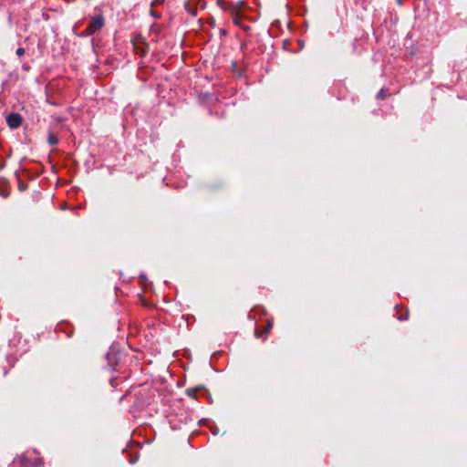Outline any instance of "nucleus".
Listing matches in <instances>:
<instances>
[{
    "label": "nucleus",
    "mask_w": 467,
    "mask_h": 467,
    "mask_svg": "<svg viewBox=\"0 0 467 467\" xmlns=\"http://www.w3.org/2000/svg\"><path fill=\"white\" fill-rule=\"evenodd\" d=\"M105 24V19L102 15H98L92 17L88 23L86 30L81 34V36H89L99 31Z\"/></svg>",
    "instance_id": "obj_1"
},
{
    "label": "nucleus",
    "mask_w": 467,
    "mask_h": 467,
    "mask_svg": "<svg viewBox=\"0 0 467 467\" xmlns=\"http://www.w3.org/2000/svg\"><path fill=\"white\" fill-rule=\"evenodd\" d=\"M6 122L8 124V126L12 129H16L18 128L21 123H22V117L20 114L18 113H11L10 115H8V117L6 118Z\"/></svg>",
    "instance_id": "obj_2"
},
{
    "label": "nucleus",
    "mask_w": 467,
    "mask_h": 467,
    "mask_svg": "<svg viewBox=\"0 0 467 467\" xmlns=\"http://www.w3.org/2000/svg\"><path fill=\"white\" fill-rule=\"evenodd\" d=\"M266 322H267V324L265 327L255 329L254 336L257 338L262 337L264 335H267L270 332V330L272 329L273 322L270 320H267Z\"/></svg>",
    "instance_id": "obj_3"
},
{
    "label": "nucleus",
    "mask_w": 467,
    "mask_h": 467,
    "mask_svg": "<svg viewBox=\"0 0 467 467\" xmlns=\"http://www.w3.org/2000/svg\"><path fill=\"white\" fill-rule=\"evenodd\" d=\"M13 467H33V464L27 459L20 457L14 461Z\"/></svg>",
    "instance_id": "obj_4"
},
{
    "label": "nucleus",
    "mask_w": 467,
    "mask_h": 467,
    "mask_svg": "<svg viewBox=\"0 0 467 467\" xmlns=\"http://www.w3.org/2000/svg\"><path fill=\"white\" fill-rule=\"evenodd\" d=\"M198 391H204V388L202 386H197V387H194V388H188L186 389V394L189 397L196 400L197 399V392Z\"/></svg>",
    "instance_id": "obj_5"
},
{
    "label": "nucleus",
    "mask_w": 467,
    "mask_h": 467,
    "mask_svg": "<svg viewBox=\"0 0 467 467\" xmlns=\"http://www.w3.org/2000/svg\"><path fill=\"white\" fill-rule=\"evenodd\" d=\"M231 16H232L234 24L239 25L240 21H241V16L239 14L238 10L237 9L233 10L231 13Z\"/></svg>",
    "instance_id": "obj_6"
},
{
    "label": "nucleus",
    "mask_w": 467,
    "mask_h": 467,
    "mask_svg": "<svg viewBox=\"0 0 467 467\" xmlns=\"http://www.w3.org/2000/svg\"><path fill=\"white\" fill-rule=\"evenodd\" d=\"M221 7L225 11H229L230 13H232V11L234 9H237V7L233 3H223Z\"/></svg>",
    "instance_id": "obj_7"
},
{
    "label": "nucleus",
    "mask_w": 467,
    "mask_h": 467,
    "mask_svg": "<svg viewBox=\"0 0 467 467\" xmlns=\"http://www.w3.org/2000/svg\"><path fill=\"white\" fill-rule=\"evenodd\" d=\"M47 141L50 145H55L58 142V139L55 134L49 133Z\"/></svg>",
    "instance_id": "obj_8"
},
{
    "label": "nucleus",
    "mask_w": 467,
    "mask_h": 467,
    "mask_svg": "<svg viewBox=\"0 0 467 467\" xmlns=\"http://www.w3.org/2000/svg\"><path fill=\"white\" fill-rule=\"evenodd\" d=\"M388 97V94L385 92L384 89H380L377 94L378 99H384Z\"/></svg>",
    "instance_id": "obj_9"
},
{
    "label": "nucleus",
    "mask_w": 467,
    "mask_h": 467,
    "mask_svg": "<svg viewBox=\"0 0 467 467\" xmlns=\"http://www.w3.org/2000/svg\"><path fill=\"white\" fill-rule=\"evenodd\" d=\"M16 55H17L18 57H21V56H23V55L25 54V48H23V47H18V48L16 49Z\"/></svg>",
    "instance_id": "obj_10"
},
{
    "label": "nucleus",
    "mask_w": 467,
    "mask_h": 467,
    "mask_svg": "<svg viewBox=\"0 0 467 467\" xmlns=\"http://www.w3.org/2000/svg\"><path fill=\"white\" fill-rule=\"evenodd\" d=\"M408 317H409V312L407 310L405 314H403L402 316L400 317V319L406 320V319H408Z\"/></svg>",
    "instance_id": "obj_11"
},
{
    "label": "nucleus",
    "mask_w": 467,
    "mask_h": 467,
    "mask_svg": "<svg viewBox=\"0 0 467 467\" xmlns=\"http://www.w3.org/2000/svg\"><path fill=\"white\" fill-rule=\"evenodd\" d=\"M162 2H163V0H154V1L151 3V6H154V5H159V4L162 3Z\"/></svg>",
    "instance_id": "obj_12"
},
{
    "label": "nucleus",
    "mask_w": 467,
    "mask_h": 467,
    "mask_svg": "<svg viewBox=\"0 0 467 467\" xmlns=\"http://www.w3.org/2000/svg\"><path fill=\"white\" fill-rule=\"evenodd\" d=\"M150 14H151V16H154V17H156V18H159V17H160V15H159L156 11L151 10V11H150Z\"/></svg>",
    "instance_id": "obj_13"
}]
</instances>
